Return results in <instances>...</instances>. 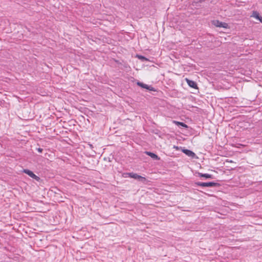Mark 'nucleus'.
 <instances>
[{
	"instance_id": "f257e3e1",
	"label": "nucleus",
	"mask_w": 262,
	"mask_h": 262,
	"mask_svg": "<svg viewBox=\"0 0 262 262\" xmlns=\"http://www.w3.org/2000/svg\"><path fill=\"white\" fill-rule=\"evenodd\" d=\"M195 184L198 186H200L202 187H215L217 186L219 184L217 183L210 182H196Z\"/></svg>"
},
{
	"instance_id": "f03ea898",
	"label": "nucleus",
	"mask_w": 262,
	"mask_h": 262,
	"mask_svg": "<svg viewBox=\"0 0 262 262\" xmlns=\"http://www.w3.org/2000/svg\"><path fill=\"white\" fill-rule=\"evenodd\" d=\"M129 176V177L134 178V179L138 180L139 181L144 182L146 181V179L141 176L138 175L137 173L133 172H129L126 173Z\"/></svg>"
},
{
	"instance_id": "7ed1b4c3",
	"label": "nucleus",
	"mask_w": 262,
	"mask_h": 262,
	"mask_svg": "<svg viewBox=\"0 0 262 262\" xmlns=\"http://www.w3.org/2000/svg\"><path fill=\"white\" fill-rule=\"evenodd\" d=\"M23 172L29 176L31 178L35 179L37 181H39L40 179L39 177L35 175L32 171L25 169L23 170Z\"/></svg>"
},
{
	"instance_id": "20e7f679",
	"label": "nucleus",
	"mask_w": 262,
	"mask_h": 262,
	"mask_svg": "<svg viewBox=\"0 0 262 262\" xmlns=\"http://www.w3.org/2000/svg\"><path fill=\"white\" fill-rule=\"evenodd\" d=\"M137 84L138 85L141 87L142 88L145 89L150 91H156V90L154 88L147 84H144L141 82L138 81L137 82Z\"/></svg>"
},
{
	"instance_id": "39448f33",
	"label": "nucleus",
	"mask_w": 262,
	"mask_h": 262,
	"mask_svg": "<svg viewBox=\"0 0 262 262\" xmlns=\"http://www.w3.org/2000/svg\"><path fill=\"white\" fill-rule=\"evenodd\" d=\"M213 24L218 27H222L224 28H228V25L227 23H223L217 20H213Z\"/></svg>"
},
{
	"instance_id": "423d86ee",
	"label": "nucleus",
	"mask_w": 262,
	"mask_h": 262,
	"mask_svg": "<svg viewBox=\"0 0 262 262\" xmlns=\"http://www.w3.org/2000/svg\"><path fill=\"white\" fill-rule=\"evenodd\" d=\"M185 81L190 87L195 89H198L197 84L195 81L190 80L187 78H185Z\"/></svg>"
},
{
	"instance_id": "0eeeda50",
	"label": "nucleus",
	"mask_w": 262,
	"mask_h": 262,
	"mask_svg": "<svg viewBox=\"0 0 262 262\" xmlns=\"http://www.w3.org/2000/svg\"><path fill=\"white\" fill-rule=\"evenodd\" d=\"M182 151L187 156L193 158L195 156V154L191 150H190L189 149H182Z\"/></svg>"
},
{
	"instance_id": "6e6552de",
	"label": "nucleus",
	"mask_w": 262,
	"mask_h": 262,
	"mask_svg": "<svg viewBox=\"0 0 262 262\" xmlns=\"http://www.w3.org/2000/svg\"><path fill=\"white\" fill-rule=\"evenodd\" d=\"M198 175L200 177H204L206 179H213L212 175L208 173H202L201 172H198Z\"/></svg>"
},
{
	"instance_id": "1a4fd4ad",
	"label": "nucleus",
	"mask_w": 262,
	"mask_h": 262,
	"mask_svg": "<svg viewBox=\"0 0 262 262\" xmlns=\"http://www.w3.org/2000/svg\"><path fill=\"white\" fill-rule=\"evenodd\" d=\"M146 154L147 155L150 156L151 158H152L155 160L159 159V158L158 157V156L154 153L151 152L150 151H146Z\"/></svg>"
},
{
	"instance_id": "9d476101",
	"label": "nucleus",
	"mask_w": 262,
	"mask_h": 262,
	"mask_svg": "<svg viewBox=\"0 0 262 262\" xmlns=\"http://www.w3.org/2000/svg\"><path fill=\"white\" fill-rule=\"evenodd\" d=\"M252 16L255 17V18L259 20L260 21V22H262V17L260 16H259L258 12H257L256 11L253 12Z\"/></svg>"
},
{
	"instance_id": "9b49d317",
	"label": "nucleus",
	"mask_w": 262,
	"mask_h": 262,
	"mask_svg": "<svg viewBox=\"0 0 262 262\" xmlns=\"http://www.w3.org/2000/svg\"><path fill=\"white\" fill-rule=\"evenodd\" d=\"M173 123L178 125L181 126L184 128H187L188 126L183 122H178L177 121H173Z\"/></svg>"
},
{
	"instance_id": "f8f14e48",
	"label": "nucleus",
	"mask_w": 262,
	"mask_h": 262,
	"mask_svg": "<svg viewBox=\"0 0 262 262\" xmlns=\"http://www.w3.org/2000/svg\"><path fill=\"white\" fill-rule=\"evenodd\" d=\"M138 57L139 59H141L142 61H147V60H148V59L146 57H144V56H143L142 55H138Z\"/></svg>"
},
{
	"instance_id": "ddd939ff",
	"label": "nucleus",
	"mask_w": 262,
	"mask_h": 262,
	"mask_svg": "<svg viewBox=\"0 0 262 262\" xmlns=\"http://www.w3.org/2000/svg\"><path fill=\"white\" fill-rule=\"evenodd\" d=\"M37 150L39 152L41 153V152H42V151L43 149H42V148H37Z\"/></svg>"
}]
</instances>
